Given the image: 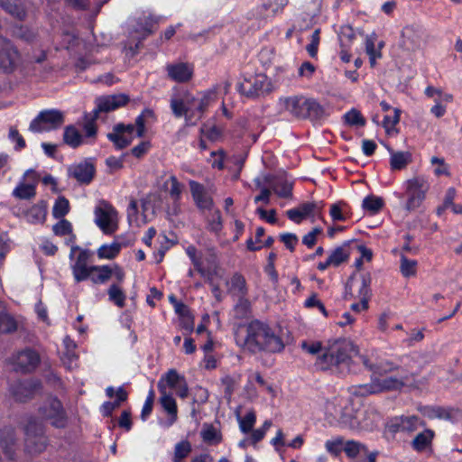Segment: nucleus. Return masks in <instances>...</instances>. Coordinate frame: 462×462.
Instances as JSON below:
<instances>
[{"mask_svg": "<svg viewBox=\"0 0 462 462\" xmlns=\"http://www.w3.org/2000/svg\"><path fill=\"white\" fill-rule=\"evenodd\" d=\"M361 356L357 346L349 339L337 338L329 340L324 345L322 354L317 356L315 367L320 371L345 375L349 373H357Z\"/></svg>", "mask_w": 462, "mask_h": 462, "instance_id": "f257e3e1", "label": "nucleus"}, {"mask_svg": "<svg viewBox=\"0 0 462 462\" xmlns=\"http://www.w3.org/2000/svg\"><path fill=\"white\" fill-rule=\"evenodd\" d=\"M236 340L238 346L252 353L261 351L278 353L284 348L281 337L269 325L257 319L247 325L245 335L237 333Z\"/></svg>", "mask_w": 462, "mask_h": 462, "instance_id": "f03ea898", "label": "nucleus"}, {"mask_svg": "<svg viewBox=\"0 0 462 462\" xmlns=\"http://www.w3.org/2000/svg\"><path fill=\"white\" fill-rule=\"evenodd\" d=\"M280 104L286 112L298 119L318 122L328 116L325 106L317 99L303 95L282 97L280 98Z\"/></svg>", "mask_w": 462, "mask_h": 462, "instance_id": "7ed1b4c3", "label": "nucleus"}, {"mask_svg": "<svg viewBox=\"0 0 462 462\" xmlns=\"http://www.w3.org/2000/svg\"><path fill=\"white\" fill-rule=\"evenodd\" d=\"M348 401L341 396H334L324 404L325 420L331 426L356 429L358 421L348 407Z\"/></svg>", "mask_w": 462, "mask_h": 462, "instance_id": "20e7f679", "label": "nucleus"}, {"mask_svg": "<svg viewBox=\"0 0 462 462\" xmlns=\"http://www.w3.org/2000/svg\"><path fill=\"white\" fill-rule=\"evenodd\" d=\"M24 451L32 456L41 454L47 447L43 428L36 419L30 418L24 427Z\"/></svg>", "mask_w": 462, "mask_h": 462, "instance_id": "39448f33", "label": "nucleus"}, {"mask_svg": "<svg viewBox=\"0 0 462 462\" xmlns=\"http://www.w3.org/2000/svg\"><path fill=\"white\" fill-rule=\"evenodd\" d=\"M407 201L405 208L408 211H413L418 208L426 198V193L430 189V183L425 176H416L404 183Z\"/></svg>", "mask_w": 462, "mask_h": 462, "instance_id": "423d86ee", "label": "nucleus"}, {"mask_svg": "<svg viewBox=\"0 0 462 462\" xmlns=\"http://www.w3.org/2000/svg\"><path fill=\"white\" fill-rule=\"evenodd\" d=\"M65 121L64 114L57 109L41 111L31 122L29 130L33 133L48 132L60 127Z\"/></svg>", "mask_w": 462, "mask_h": 462, "instance_id": "0eeeda50", "label": "nucleus"}, {"mask_svg": "<svg viewBox=\"0 0 462 462\" xmlns=\"http://www.w3.org/2000/svg\"><path fill=\"white\" fill-rule=\"evenodd\" d=\"M289 0H266L247 13V18L258 22L266 21L282 13Z\"/></svg>", "mask_w": 462, "mask_h": 462, "instance_id": "6e6552de", "label": "nucleus"}, {"mask_svg": "<svg viewBox=\"0 0 462 462\" xmlns=\"http://www.w3.org/2000/svg\"><path fill=\"white\" fill-rule=\"evenodd\" d=\"M270 83L263 75H257L236 85V90L247 98H256L269 90Z\"/></svg>", "mask_w": 462, "mask_h": 462, "instance_id": "1a4fd4ad", "label": "nucleus"}, {"mask_svg": "<svg viewBox=\"0 0 462 462\" xmlns=\"http://www.w3.org/2000/svg\"><path fill=\"white\" fill-rule=\"evenodd\" d=\"M20 53L13 42L0 36V69L5 73H12L17 67Z\"/></svg>", "mask_w": 462, "mask_h": 462, "instance_id": "9d476101", "label": "nucleus"}, {"mask_svg": "<svg viewBox=\"0 0 462 462\" xmlns=\"http://www.w3.org/2000/svg\"><path fill=\"white\" fill-rule=\"evenodd\" d=\"M396 376H386L383 378H372V383L370 385L369 392L371 393H376L386 391H399L406 385L409 380L408 372H403Z\"/></svg>", "mask_w": 462, "mask_h": 462, "instance_id": "9b49d317", "label": "nucleus"}, {"mask_svg": "<svg viewBox=\"0 0 462 462\" xmlns=\"http://www.w3.org/2000/svg\"><path fill=\"white\" fill-rule=\"evenodd\" d=\"M206 261V266L204 265V277L207 275L211 285L214 295L218 298L220 291L217 284H215L216 280L221 279L223 276V271L219 267V262L217 254L215 249L210 248L204 253V262Z\"/></svg>", "mask_w": 462, "mask_h": 462, "instance_id": "f8f14e48", "label": "nucleus"}, {"mask_svg": "<svg viewBox=\"0 0 462 462\" xmlns=\"http://www.w3.org/2000/svg\"><path fill=\"white\" fill-rule=\"evenodd\" d=\"M42 416L51 420L55 428H64L67 424V416L62 403L57 398H51L40 409Z\"/></svg>", "mask_w": 462, "mask_h": 462, "instance_id": "ddd939ff", "label": "nucleus"}, {"mask_svg": "<svg viewBox=\"0 0 462 462\" xmlns=\"http://www.w3.org/2000/svg\"><path fill=\"white\" fill-rule=\"evenodd\" d=\"M42 383L38 380L28 379L16 381L10 384V392L15 401L25 402L31 400L41 389Z\"/></svg>", "mask_w": 462, "mask_h": 462, "instance_id": "4468645a", "label": "nucleus"}, {"mask_svg": "<svg viewBox=\"0 0 462 462\" xmlns=\"http://www.w3.org/2000/svg\"><path fill=\"white\" fill-rule=\"evenodd\" d=\"M424 421L416 415H402L392 418L387 422V429L393 434L399 432L410 434L414 432L420 426H424Z\"/></svg>", "mask_w": 462, "mask_h": 462, "instance_id": "2eb2a0df", "label": "nucleus"}, {"mask_svg": "<svg viewBox=\"0 0 462 462\" xmlns=\"http://www.w3.org/2000/svg\"><path fill=\"white\" fill-rule=\"evenodd\" d=\"M129 100V97L125 94L102 96L97 97L96 107L93 110L94 119H97L100 113H108L123 106H125Z\"/></svg>", "mask_w": 462, "mask_h": 462, "instance_id": "dca6fc26", "label": "nucleus"}, {"mask_svg": "<svg viewBox=\"0 0 462 462\" xmlns=\"http://www.w3.org/2000/svg\"><path fill=\"white\" fill-rule=\"evenodd\" d=\"M322 202L307 201L297 208L287 210V217L295 224H300L307 217H315L320 214Z\"/></svg>", "mask_w": 462, "mask_h": 462, "instance_id": "f3484780", "label": "nucleus"}, {"mask_svg": "<svg viewBox=\"0 0 462 462\" xmlns=\"http://www.w3.org/2000/svg\"><path fill=\"white\" fill-rule=\"evenodd\" d=\"M357 358L360 361L359 364H362L365 369L371 371L373 375H383L402 369L400 366L389 360L377 361L374 358V354L370 356L361 354V356H357Z\"/></svg>", "mask_w": 462, "mask_h": 462, "instance_id": "a211bd4d", "label": "nucleus"}, {"mask_svg": "<svg viewBox=\"0 0 462 462\" xmlns=\"http://www.w3.org/2000/svg\"><path fill=\"white\" fill-rule=\"evenodd\" d=\"M68 174L79 183L88 185L96 175V168L91 159H86L68 168Z\"/></svg>", "mask_w": 462, "mask_h": 462, "instance_id": "6ab92c4d", "label": "nucleus"}, {"mask_svg": "<svg viewBox=\"0 0 462 462\" xmlns=\"http://www.w3.org/2000/svg\"><path fill=\"white\" fill-rule=\"evenodd\" d=\"M40 361V356L35 350L25 348L16 355L14 370L22 373L32 372L38 366Z\"/></svg>", "mask_w": 462, "mask_h": 462, "instance_id": "aec40b11", "label": "nucleus"}, {"mask_svg": "<svg viewBox=\"0 0 462 462\" xmlns=\"http://www.w3.org/2000/svg\"><path fill=\"white\" fill-rule=\"evenodd\" d=\"M205 209H208L207 216L205 217L207 230L218 236L223 229L221 212L218 208L214 207L213 199L204 195V210Z\"/></svg>", "mask_w": 462, "mask_h": 462, "instance_id": "412c9836", "label": "nucleus"}, {"mask_svg": "<svg viewBox=\"0 0 462 462\" xmlns=\"http://www.w3.org/2000/svg\"><path fill=\"white\" fill-rule=\"evenodd\" d=\"M424 29L419 23L406 25L402 31V43L408 50H417L423 40Z\"/></svg>", "mask_w": 462, "mask_h": 462, "instance_id": "4be33fe9", "label": "nucleus"}, {"mask_svg": "<svg viewBox=\"0 0 462 462\" xmlns=\"http://www.w3.org/2000/svg\"><path fill=\"white\" fill-rule=\"evenodd\" d=\"M168 78L178 83H185L191 79L193 66L187 62L169 63L165 67Z\"/></svg>", "mask_w": 462, "mask_h": 462, "instance_id": "5701e85b", "label": "nucleus"}, {"mask_svg": "<svg viewBox=\"0 0 462 462\" xmlns=\"http://www.w3.org/2000/svg\"><path fill=\"white\" fill-rule=\"evenodd\" d=\"M93 256V252L88 249L80 250L75 263L71 266L74 279L77 282L88 280L90 265L88 263Z\"/></svg>", "mask_w": 462, "mask_h": 462, "instance_id": "b1692460", "label": "nucleus"}, {"mask_svg": "<svg viewBox=\"0 0 462 462\" xmlns=\"http://www.w3.org/2000/svg\"><path fill=\"white\" fill-rule=\"evenodd\" d=\"M0 446L8 459L15 457L16 437L15 430L11 426L0 430Z\"/></svg>", "mask_w": 462, "mask_h": 462, "instance_id": "393cba45", "label": "nucleus"}, {"mask_svg": "<svg viewBox=\"0 0 462 462\" xmlns=\"http://www.w3.org/2000/svg\"><path fill=\"white\" fill-rule=\"evenodd\" d=\"M434 438L435 432L430 429H425L414 437L411 442V447L418 453L431 451Z\"/></svg>", "mask_w": 462, "mask_h": 462, "instance_id": "a878e982", "label": "nucleus"}, {"mask_svg": "<svg viewBox=\"0 0 462 462\" xmlns=\"http://www.w3.org/2000/svg\"><path fill=\"white\" fill-rule=\"evenodd\" d=\"M158 389L162 394L160 398L161 404L170 415V421L168 424L170 426L177 420V404L173 397L166 393V388L162 382L158 383Z\"/></svg>", "mask_w": 462, "mask_h": 462, "instance_id": "bb28decb", "label": "nucleus"}, {"mask_svg": "<svg viewBox=\"0 0 462 462\" xmlns=\"http://www.w3.org/2000/svg\"><path fill=\"white\" fill-rule=\"evenodd\" d=\"M95 216L96 224L105 234L111 235L117 229V224L112 221L109 213L106 209L97 207Z\"/></svg>", "mask_w": 462, "mask_h": 462, "instance_id": "cd10ccee", "label": "nucleus"}, {"mask_svg": "<svg viewBox=\"0 0 462 462\" xmlns=\"http://www.w3.org/2000/svg\"><path fill=\"white\" fill-rule=\"evenodd\" d=\"M88 279H89L94 284H104L107 282L111 277V266L110 265H90Z\"/></svg>", "mask_w": 462, "mask_h": 462, "instance_id": "c85d7f7f", "label": "nucleus"}, {"mask_svg": "<svg viewBox=\"0 0 462 462\" xmlns=\"http://www.w3.org/2000/svg\"><path fill=\"white\" fill-rule=\"evenodd\" d=\"M62 140L63 143L72 149L79 147L84 143L83 135L73 125H67L64 128Z\"/></svg>", "mask_w": 462, "mask_h": 462, "instance_id": "c756f323", "label": "nucleus"}, {"mask_svg": "<svg viewBox=\"0 0 462 462\" xmlns=\"http://www.w3.org/2000/svg\"><path fill=\"white\" fill-rule=\"evenodd\" d=\"M272 189L280 198H291L292 195V183L285 178H274L269 182Z\"/></svg>", "mask_w": 462, "mask_h": 462, "instance_id": "7c9ffc66", "label": "nucleus"}, {"mask_svg": "<svg viewBox=\"0 0 462 462\" xmlns=\"http://www.w3.org/2000/svg\"><path fill=\"white\" fill-rule=\"evenodd\" d=\"M376 42L377 35L375 33L366 35L365 40V52L369 57L371 67H374L376 60L382 58V52L377 50Z\"/></svg>", "mask_w": 462, "mask_h": 462, "instance_id": "2f4dec72", "label": "nucleus"}, {"mask_svg": "<svg viewBox=\"0 0 462 462\" xmlns=\"http://www.w3.org/2000/svg\"><path fill=\"white\" fill-rule=\"evenodd\" d=\"M12 36L26 43H32L35 41L37 34L27 26L15 23L12 26Z\"/></svg>", "mask_w": 462, "mask_h": 462, "instance_id": "473e14b6", "label": "nucleus"}, {"mask_svg": "<svg viewBox=\"0 0 462 462\" xmlns=\"http://www.w3.org/2000/svg\"><path fill=\"white\" fill-rule=\"evenodd\" d=\"M230 292L237 298L246 297L247 287L245 277L240 273H235L230 280Z\"/></svg>", "mask_w": 462, "mask_h": 462, "instance_id": "72a5a7b5", "label": "nucleus"}, {"mask_svg": "<svg viewBox=\"0 0 462 462\" xmlns=\"http://www.w3.org/2000/svg\"><path fill=\"white\" fill-rule=\"evenodd\" d=\"M371 275L369 273H363L360 276V283L358 289V297L363 301V307L368 308V301L371 298Z\"/></svg>", "mask_w": 462, "mask_h": 462, "instance_id": "f704fd0d", "label": "nucleus"}, {"mask_svg": "<svg viewBox=\"0 0 462 462\" xmlns=\"http://www.w3.org/2000/svg\"><path fill=\"white\" fill-rule=\"evenodd\" d=\"M390 165L392 170H402L411 161V154L409 152L390 151Z\"/></svg>", "mask_w": 462, "mask_h": 462, "instance_id": "c9c22d12", "label": "nucleus"}, {"mask_svg": "<svg viewBox=\"0 0 462 462\" xmlns=\"http://www.w3.org/2000/svg\"><path fill=\"white\" fill-rule=\"evenodd\" d=\"M16 0H0V6L18 21H23L26 16L23 7L15 3Z\"/></svg>", "mask_w": 462, "mask_h": 462, "instance_id": "e433bc0d", "label": "nucleus"}, {"mask_svg": "<svg viewBox=\"0 0 462 462\" xmlns=\"http://www.w3.org/2000/svg\"><path fill=\"white\" fill-rule=\"evenodd\" d=\"M47 214V204L44 200L33 205L27 211L28 220L32 223H42L45 220Z\"/></svg>", "mask_w": 462, "mask_h": 462, "instance_id": "4c0bfd02", "label": "nucleus"}, {"mask_svg": "<svg viewBox=\"0 0 462 462\" xmlns=\"http://www.w3.org/2000/svg\"><path fill=\"white\" fill-rule=\"evenodd\" d=\"M344 452L348 458H356L360 454L367 453V447L357 440H346L344 445Z\"/></svg>", "mask_w": 462, "mask_h": 462, "instance_id": "58836bf2", "label": "nucleus"}, {"mask_svg": "<svg viewBox=\"0 0 462 462\" xmlns=\"http://www.w3.org/2000/svg\"><path fill=\"white\" fill-rule=\"evenodd\" d=\"M214 347L215 344L210 338L204 343V368L206 369H214L217 366L219 356L211 354Z\"/></svg>", "mask_w": 462, "mask_h": 462, "instance_id": "ea45409f", "label": "nucleus"}, {"mask_svg": "<svg viewBox=\"0 0 462 462\" xmlns=\"http://www.w3.org/2000/svg\"><path fill=\"white\" fill-rule=\"evenodd\" d=\"M171 107L173 115L176 117H181L185 116L187 125H193L194 123L191 120V116L189 115V109L186 106L184 102L177 97H172L171 99Z\"/></svg>", "mask_w": 462, "mask_h": 462, "instance_id": "a19ab883", "label": "nucleus"}, {"mask_svg": "<svg viewBox=\"0 0 462 462\" xmlns=\"http://www.w3.org/2000/svg\"><path fill=\"white\" fill-rule=\"evenodd\" d=\"M236 420L238 421L239 430L244 434H248L252 431L255 421L256 415L254 411H249L246 414L242 417L239 413L236 414Z\"/></svg>", "mask_w": 462, "mask_h": 462, "instance_id": "79ce46f5", "label": "nucleus"}, {"mask_svg": "<svg viewBox=\"0 0 462 462\" xmlns=\"http://www.w3.org/2000/svg\"><path fill=\"white\" fill-rule=\"evenodd\" d=\"M17 329V322L5 310L0 311V333L11 334Z\"/></svg>", "mask_w": 462, "mask_h": 462, "instance_id": "37998d69", "label": "nucleus"}, {"mask_svg": "<svg viewBox=\"0 0 462 462\" xmlns=\"http://www.w3.org/2000/svg\"><path fill=\"white\" fill-rule=\"evenodd\" d=\"M400 262V271L404 277L409 278L416 275L418 265L416 260L409 259L404 254H402Z\"/></svg>", "mask_w": 462, "mask_h": 462, "instance_id": "c03bdc74", "label": "nucleus"}, {"mask_svg": "<svg viewBox=\"0 0 462 462\" xmlns=\"http://www.w3.org/2000/svg\"><path fill=\"white\" fill-rule=\"evenodd\" d=\"M226 152L223 149L209 151L208 157L206 158L208 164L214 170L221 171L224 169Z\"/></svg>", "mask_w": 462, "mask_h": 462, "instance_id": "a18cd8bd", "label": "nucleus"}, {"mask_svg": "<svg viewBox=\"0 0 462 462\" xmlns=\"http://www.w3.org/2000/svg\"><path fill=\"white\" fill-rule=\"evenodd\" d=\"M122 248V244L114 242L111 245H103L97 249V256L100 259H114Z\"/></svg>", "mask_w": 462, "mask_h": 462, "instance_id": "49530a36", "label": "nucleus"}, {"mask_svg": "<svg viewBox=\"0 0 462 462\" xmlns=\"http://www.w3.org/2000/svg\"><path fill=\"white\" fill-rule=\"evenodd\" d=\"M348 256L349 254L345 246H337L329 253L328 259L332 266H338L346 261Z\"/></svg>", "mask_w": 462, "mask_h": 462, "instance_id": "de8ad7c7", "label": "nucleus"}, {"mask_svg": "<svg viewBox=\"0 0 462 462\" xmlns=\"http://www.w3.org/2000/svg\"><path fill=\"white\" fill-rule=\"evenodd\" d=\"M69 211V200L63 197H59L55 204L52 208V216L53 217L60 219L63 218Z\"/></svg>", "mask_w": 462, "mask_h": 462, "instance_id": "09e8293b", "label": "nucleus"}, {"mask_svg": "<svg viewBox=\"0 0 462 462\" xmlns=\"http://www.w3.org/2000/svg\"><path fill=\"white\" fill-rule=\"evenodd\" d=\"M13 195L20 199H31L36 195L35 186L21 183L14 189Z\"/></svg>", "mask_w": 462, "mask_h": 462, "instance_id": "8fccbe9b", "label": "nucleus"}, {"mask_svg": "<svg viewBox=\"0 0 462 462\" xmlns=\"http://www.w3.org/2000/svg\"><path fill=\"white\" fill-rule=\"evenodd\" d=\"M362 207L365 210L375 214L383 207V201L378 197L366 196L363 199Z\"/></svg>", "mask_w": 462, "mask_h": 462, "instance_id": "3c124183", "label": "nucleus"}, {"mask_svg": "<svg viewBox=\"0 0 462 462\" xmlns=\"http://www.w3.org/2000/svg\"><path fill=\"white\" fill-rule=\"evenodd\" d=\"M109 300L114 302L116 306L123 308L125 306V295L121 288L113 283L110 285L107 291Z\"/></svg>", "mask_w": 462, "mask_h": 462, "instance_id": "603ef678", "label": "nucleus"}, {"mask_svg": "<svg viewBox=\"0 0 462 462\" xmlns=\"http://www.w3.org/2000/svg\"><path fill=\"white\" fill-rule=\"evenodd\" d=\"M222 440L220 431L212 425L204 424V443L216 445Z\"/></svg>", "mask_w": 462, "mask_h": 462, "instance_id": "864d4df0", "label": "nucleus"}, {"mask_svg": "<svg viewBox=\"0 0 462 462\" xmlns=\"http://www.w3.org/2000/svg\"><path fill=\"white\" fill-rule=\"evenodd\" d=\"M234 310L237 319H246L250 314L251 303L245 297L238 298Z\"/></svg>", "mask_w": 462, "mask_h": 462, "instance_id": "5fc2aeb1", "label": "nucleus"}, {"mask_svg": "<svg viewBox=\"0 0 462 462\" xmlns=\"http://www.w3.org/2000/svg\"><path fill=\"white\" fill-rule=\"evenodd\" d=\"M346 124L351 126H364L365 125V119L361 113L353 108L344 115Z\"/></svg>", "mask_w": 462, "mask_h": 462, "instance_id": "6e6d98bb", "label": "nucleus"}, {"mask_svg": "<svg viewBox=\"0 0 462 462\" xmlns=\"http://www.w3.org/2000/svg\"><path fill=\"white\" fill-rule=\"evenodd\" d=\"M191 452V445L188 440H182L176 444L174 448L173 462H180Z\"/></svg>", "mask_w": 462, "mask_h": 462, "instance_id": "4d7b16f0", "label": "nucleus"}, {"mask_svg": "<svg viewBox=\"0 0 462 462\" xmlns=\"http://www.w3.org/2000/svg\"><path fill=\"white\" fill-rule=\"evenodd\" d=\"M430 163L431 165H435V169L433 170V172L436 176H449V166L445 162L444 158L432 156L430 158Z\"/></svg>", "mask_w": 462, "mask_h": 462, "instance_id": "13d9d810", "label": "nucleus"}, {"mask_svg": "<svg viewBox=\"0 0 462 462\" xmlns=\"http://www.w3.org/2000/svg\"><path fill=\"white\" fill-rule=\"evenodd\" d=\"M184 377L180 376L175 369L169 370L162 378L159 381L163 384V381L166 382L170 388H177L178 385L184 381Z\"/></svg>", "mask_w": 462, "mask_h": 462, "instance_id": "bf43d9fd", "label": "nucleus"}, {"mask_svg": "<svg viewBox=\"0 0 462 462\" xmlns=\"http://www.w3.org/2000/svg\"><path fill=\"white\" fill-rule=\"evenodd\" d=\"M223 134V126L220 125H209L204 124V136H206L211 142L218 141Z\"/></svg>", "mask_w": 462, "mask_h": 462, "instance_id": "052dcab7", "label": "nucleus"}, {"mask_svg": "<svg viewBox=\"0 0 462 462\" xmlns=\"http://www.w3.org/2000/svg\"><path fill=\"white\" fill-rule=\"evenodd\" d=\"M345 441L342 438L335 439H328L325 443L327 452L337 457L342 451H344Z\"/></svg>", "mask_w": 462, "mask_h": 462, "instance_id": "680f3d73", "label": "nucleus"}, {"mask_svg": "<svg viewBox=\"0 0 462 462\" xmlns=\"http://www.w3.org/2000/svg\"><path fill=\"white\" fill-rule=\"evenodd\" d=\"M153 111L151 109H144L143 113L135 119L136 132L138 137H143L145 131V117H152Z\"/></svg>", "mask_w": 462, "mask_h": 462, "instance_id": "e2e57ef3", "label": "nucleus"}, {"mask_svg": "<svg viewBox=\"0 0 462 462\" xmlns=\"http://www.w3.org/2000/svg\"><path fill=\"white\" fill-rule=\"evenodd\" d=\"M52 231L56 236H60L69 235L72 232L71 223L65 218H60V220L53 226Z\"/></svg>", "mask_w": 462, "mask_h": 462, "instance_id": "0e129e2a", "label": "nucleus"}, {"mask_svg": "<svg viewBox=\"0 0 462 462\" xmlns=\"http://www.w3.org/2000/svg\"><path fill=\"white\" fill-rule=\"evenodd\" d=\"M85 120L84 130L86 132V137L95 138L97 136V127L95 124L97 119H94V114H86Z\"/></svg>", "mask_w": 462, "mask_h": 462, "instance_id": "69168bd1", "label": "nucleus"}, {"mask_svg": "<svg viewBox=\"0 0 462 462\" xmlns=\"http://www.w3.org/2000/svg\"><path fill=\"white\" fill-rule=\"evenodd\" d=\"M106 137L109 141L113 142L115 146L119 150L127 147L132 143L131 137L128 138L123 134H107Z\"/></svg>", "mask_w": 462, "mask_h": 462, "instance_id": "338daca9", "label": "nucleus"}, {"mask_svg": "<svg viewBox=\"0 0 462 462\" xmlns=\"http://www.w3.org/2000/svg\"><path fill=\"white\" fill-rule=\"evenodd\" d=\"M321 234H322V228L321 227L316 226V227L312 228L311 231L307 233L302 237V244L304 245H306L308 248H312L315 245L316 242H317L318 236H319Z\"/></svg>", "mask_w": 462, "mask_h": 462, "instance_id": "774afa93", "label": "nucleus"}]
</instances>
